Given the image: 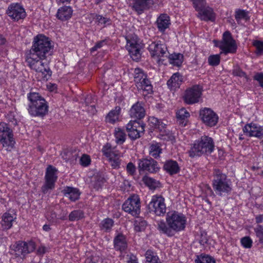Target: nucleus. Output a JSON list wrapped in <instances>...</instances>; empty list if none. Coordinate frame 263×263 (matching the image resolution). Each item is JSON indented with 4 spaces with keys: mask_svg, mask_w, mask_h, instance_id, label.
<instances>
[{
    "mask_svg": "<svg viewBox=\"0 0 263 263\" xmlns=\"http://www.w3.org/2000/svg\"><path fill=\"white\" fill-rule=\"evenodd\" d=\"M136 86L139 89L147 91V93H150L153 91V87L147 77L143 79L139 84H137Z\"/></svg>",
    "mask_w": 263,
    "mask_h": 263,
    "instance_id": "obj_35",
    "label": "nucleus"
},
{
    "mask_svg": "<svg viewBox=\"0 0 263 263\" xmlns=\"http://www.w3.org/2000/svg\"><path fill=\"white\" fill-rule=\"evenodd\" d=\"M147 226V222L143 220H137L134 223V229L137 232L143 231Z\"/></svg>",
    "mask_w": 263,
    "mask_h": 263,
    "instance_id": "obj_48",
    "label": "nucleus"
},
{
    "mask_svg": "<svg viewBox=\"0 0 263 263\" xmlns=\"http://www.w3.org/2000/svg\"><path fill=\"white\" fill-rule=\"evenodd\" d=\"M214 149L215 143L213 139L208 136L203 135L191 145L188 154L191 158H194L202 155H209Z\"/></svg>",
    "mask_w": 263,
    "mask_h": 263,
    "instance_id": "obj_3",
    "label": "nucleus"
},
{
    "mask_svg": "<svg viewBox=\"0 0 263 263\" xmlns=\"http://www.w3.org/2000/svg\"><path fill=\"white\" fill-rule=\"evenodd\" d=\"M116 154H118V156L117 155H115V156H112V157L108 158L111 166L114 168H119L120 165V157L121 156V153L118 152L116 153Z\"/></svg>",
    "mask_w": 263,
    "mask_h": 263,
    "instance_id": "obj_44",
    "label": "nucleus"
},
{
    "mask_svg": "<svg viewBox=\"0 0 263 263\" xmlns=\"http://www.w3.org/2000/svg\"><path fill=\"white\" fill-rule=\"evenodd\" d=\"M235 18L238 24H240V22L241 20L247 21L249 19L248 12L241 9H238L235 11Z\"/></svg>",
    "mask_w": 263,
    "mask_h": 263,
    "instance_id": "obj_45",
    "label": "nucleus"
},
{
    "mask_svg": "<svg viewBox=\"0 0 263 263\" xmlns=\"http://www.w3.org/2000/svg\"><path fill=\"white\" fill-rule=\"evenodd\" d=\"M114 135L116 138V142L118 144H122L126 140V134L123 129L119 127L116 128Z\"/></svg>",
    "mask_w": 263,
    "mask_h": 263,
    "instance_id": "obj_33",
    "label": "nucleus"
},
{
    "mask_svg": "<svg viewBox=\"0 0 263 263\" xmlns=\"http://www.w3.org/2000/svg\"><path fill=\"white\" fill-rule=\"evenodd\" d=\"M30 103L28 111L33 117H43L48 112V106L45 99L39 93L30 92L27 95Z\"/></svg>",
    "mask_w": 263,
    "mask_h": 263,
    "instance_id": "obj_5",
    "label": "nucleus"
},
{
    "mask_svg": "<svg viewBox=\"0 0 263 263\" xmlns=\"http://www.w3.org/2000/svg\"><path fill=\"white\" fill-rule=\"evenodd\" d=\"M108 39H105L97 42L95 46L90 49V52L92 53L97 51L99 49L102 48L104 46L107 45L108 44Z\"/></svg>",
    "mask_w": 263,
    "mask_h": 263,
    "instance_id": "obj_51",
    "label": "nucleus"
},
{
    "mask_svg": "<svg viewBox=\"0 0 263 263\" xmlns=\"http://www.w3.org/2000/svg\"><path fill=\"white\" fill-rule=\"evenodd\" d=\"M47 216L48 217V219L49 220H51L52 221H54L57 219V214L56 213L53 211H50L48 212Z\"/></svg>",
    "mask_w": 263,
    "mask_h": 263,
    "instance_id": "obj_61",
    "label": "nucleus"
},
{
    "mask_svg": "<svg viewBox=\"0 0 263 263\" xmlns=\"http://www.w3.org/2000/svg\"><path fill=\"white\" fill-rule=\"evenodd\" d=\"M170 64L177 67L180 66L183 62V56L181 53H173L168 57Z\"/></svg>",
    "mask_w": 263,
    "mask_h": 263,
    "instance_id": "obj_34",
    "label": "nucleus"
},
{
    "mask_svg": "<svg viewBox=\"0 0 263 263\" xmlns=\"http://www.w3.org/2000/svg\"><path fill=\"white\" fill-rule=\"evenodd\" d=\"M7 14L14 21L24 19L26 16L24 8L18 3L11 4L8 8Z\"/></svg>",
    "mask_w": 263,
    "mask_h": 263,
    "instance_id": "obj_18",
    "label": "nucleus"
},
{
    "mask_svg": "<svg viewBox=\"0 0 263 263\" xmlns=\"http://www.w3.org/2000/svg\"><path fill=\"white\" fill-rule=\"evenodd\" d=\"M147 76L144 73L143 71L139 68L135 69L134 70V81L136 84H139V83Z\"/></svg>",
    "mask_w": 263,
    "mask_h": 263,
    "instance_id": "obj_46",
    "label": "nucleus"
},
{
    "mask_svg": "<svg viewBox=\"0 0 263 263\" xmlns=\"http://www.w3.org/2000/svg\"><path fill=\"white\" fill-rule=\"evenodd\" d=\"M142 181L151 190H155L159 187L160 183L156 179L145 176L142 178Z\"/></svg>",
    "mask_w": 263,
    "mask_h": 263,
    "instance_id": "obj_37",
    "label": "nucleus"
},
{
    "mask_svg": "<svg viewBox=\"0 0 263 263\" xmlns=\"http://www.w3.org/2000/svg\"><path fill=\"white\" fill-rule=\"evenodd\" d=\"M190 116L189 112L185 108H181L176 112L177 121L182 127L187 124Z\"/></svg>",
    "mask_w": 263,
    "mask_h": 263,
    "instance_id": "obj_29",
    "label": "nucleus"
},
{
    "mask_svg": "<svg viewBox=\"0 0 263 263\" xmlns=\"http://www.w3.org/2000/svg\"><path fill=\"white\" fill-rule=\"evenodd\" d=\"M199 116L204 124L210 127L216 125L218 121L217 115L209 108L200 109Z\"/></svg>",
    "mask_w": 263,
    "mask_h": 263,
    "instance_id": "obj_17",
    "label": "nucleus"
},
{
    "mask_svg": "<svg viewBox=\"0 0 263 263\" xmlns=\"http://www.w3.org/2000/svg\"><path fill=\"white\" fill-rule=\"evenodd\" d=\"M114 246L116 251H125L127 248V243L125 236L122 234H118L114 239Z\"/></svg>",
    "mask_w": 263,
    "mask_h": 263,
    "instance_id": "obj_25",
    "label": "nucleus"
},
{
    "mask_svg": "<svg viewBox=\"0 0 263 263\" xmlns=\"http://www.w3.org/2000/svg\"><path fill=\"white\" fill-rule=\"evenodd\" d=\"M138 168L140 173L146 171L150 173H156L160 169L158 162L152 158L139 159Z\"/></svg>",
    "mask_w": 263,
    "mask_h": 263,
    "instance_id": "obj_14",
    "label": "nucleus"
},
{
    "mask_svg": "<svg viewBox=\"0 0 263 263\" xmlns=\"http://www.w3.org/2000/svg\"><path fill=\"white\" fill-rule=\"evenodd\" d=\"M62 193L71 201H76L78 200L81 195V192L78 188L68 186H65L62 191Z\"/></svg>",
    "mask_w": 263,
    "mask_h": 263,
    "instance_id": "obj_23",
    "label": "nucleus"
},
{
    "mask_svg": "<svg viewBox=\"0 0 263 263\" xmlns=\"http://www.w3.org/2000/svg\"><path fill=\"white\" fill-rule=\"evenodd\" d=\"M96 20L99 24L101 25H105L108 22H109V20L108 18L100 15H96Z\"/></svg>",
    "mask_w": 263,
    "mask_h": 263,
    "instance_id": "obj_60",
    "label": "nucleus"
},
{
    "mask_svg": "<svg viewBox=\"0 0 263 263\" xmlns=\"http://www.w3.org/2000/svg\"><path fill=\"white\" fill-rule=\"evenodd\" d=\"M253 45L256 47V53L257 55H263V42L259 41H255L253 42Z\"/></svg>",
    "mask_w": 263,
    "mask_h": 263,
    "instance_id": "obj_53",
    "label": "nucleus"
},
{
    "mask_svg": "<svg viewBox=\"0 0 263 263\" xmlns=\"http://www.w3.org/2000/svg\"><path fill=\"white\" fill-rule=\"evenodd\" d=\"M162 153V149L159 143L152 144L150 146L149 154L153 157L157 158Z\"/></svg>",
    "mask_w": 263,
    "mask_h": 263,
    "instance_id": "obj_42",
    "label": "nucleus"
},
{
    "mask_svg": "<svg viewBox=\"0 0 263 263\" xmlns=\"http://www.w3.org/2000/svg\"><path fill=\"white\" fill-rule=\"evenodd\" d=\"M253 79L257 81L259 86L263 88V72H257L253 76Z\"/></svg>",
    "mask_w": 263,
    "mask_h": 263,
    "instance_id": "obj_58",
    "label": "nucleus"
},
{
    "mask_svg": "<svg viewBox=\"0 0 263 263\" xmlns=\"http://www.w3.org/2000/svg\"><path fill=\"white\" fill-rule=\"evenodd\" d=\"M12 129L9 125L5 123H0V143L4 147L12 148L15 143Z\"/></svg>",
    "mask_w": 263,
    "mask_h": 263,
    "instance_id": "obj_10",
    "label": "nucleus"
},
{
    "mask_svg": "<svg viewBox=\"0 0 263 263\" xmlns=\"http://www.w3.org/2000/svg\"><path fill=\"white\" fill-rule=\"evenodd\" d=\"M195 263H216L214 259L208 255H197L195 260Z\"/></svg>",
    "mask_w": 263,
    "mask_h": 263,
    "instance_id": "obj_43",
    "label": "nucleus"
},
{
    "mask_svg": "<svg viewBox=\"0 0 263 263\" xmlns=\"http://www.w3.org/2000/svg\"><path fill=\"white\" fill-rule=\"evenodd\" d=\"M102 152L104 156L109 158L115 156V155H117L116 153L119 151L116 150L115 147H112L110 144L107 143L103 146Z\"/></svg>",
    "mask_w": 263,
    "mask_h": 263,
    "instance_id": "obj_39",
    "label": "nucleus"
},
{
    "mask_svg": "<svg viewBox=\"0 0 263 263\" xmlns=\"http://www.w3.org/2000/svg\"><path fill=\"white\" fill-rule=\"evenodd\" d=\"M163 169L170 175L177 174L180 171L178 162L173 160L166 161L163 165Z\"/></svg>",
    "mask_w": 263,
    "mask_h": 263,
    "instance_id": "obj_26",
    "label": "nucleus"
},
{
    "mask_svg": "<svg viewBox=\"0 0 263 263\" xmlns=\"http://www.w3.org/2000/svg\"><path fill=\"white\" fill-rule=\"evenodd\" d=\"M198 12V16L199 17L201 20L213 22L215 19V14L213 11V9L207 5L201 9V10H199Z\"/></svg>",
    "mask_w": 263,
    "mask_h": 263,
    "instance_id": "obj_24",
    "label": "nucleus"
},
{
    "mask_svg": "<svg viewBox=\"0 0 263 263\" xmlns=\"http://www.w3.org/2000/svg\"><path fill=\"white\" fill-rule=\"evenodd\" d=\"M145 263H161L156 253L151 250L145 252Z\"/></svg>",
    "mask_w": 263,
    "mask_h": 263,
    "instance_id": "obj_38",
    "label": "nucleus"
},
{
    "mask_svg": "<svg viewBox=\"0 0 263 263\" xmlns=\"http://www.w3.org/2000/svg\"><path fill=\"white\" fill-rule=\"evenodd\" d=\"M183 76L179 72L174 73L167 82L168 88L172 90H175L180 87L183 82Z\"/></svg>",
    "mask_w": 263,
    "mask_h": 263,
    "instance_id": "obj_22",
    "label": "nucleus"
},
{
    "mask_svg": "<svg viewBox=\"0 0 263 263\" xmlns=\"http://www.w3.org/2000/svg\"><path fill=\"white\" fill-rule=\"evenodd\" d=\"M140 198L136 194L130 196L122 205L123 210L133 216H137L140 214Z\"/></svg>",
    "mask_w": 263,
    "mask_h": 263,
    "instance_id": "obj_9",
    "label": "nucleus"
},
{
    "mask_svg": "<svg viewBox=\"0 0 263 263\" xmlns=\"http://www.w3.org/2000/svg\"><path fill=\"white\" fill-rule=\"evenodd\" d=\"M121 112V107L120 106H116L115 108L109 112L106 119L107 122L114 124L117 121L119 117Z\"/></svg>",
    "mask_w": 263,
    "mask_h": 263,
    "instance_id": "obj_32",
    "label": "nucleus"
},
{
    "mask_svg": "<svg viewBox=\"0 0 263 263\" xmlns=\"http://www.w3.org/2000/svg\"><path fill=\"white\" fill-rule=\"evenodd\" d=\"M37 253L39 254H44L46 251V248L44 246H40L37 249Z\"/></svg>",
    "mask_w": 263,
    "mask_h": 263,
    "instance_id": "obj_64",
    "label": "nucleus"
},
{
    "mask_svg": "<svg viewBox=\"0 0 263 263\" xmlns=\"http://www.w3.org/2000/svg\"><path fill=\"white\" fill-rule=\"evenodd\" d=\"M164 201V198L162 196H153L151 202L148 204L149 213L157 216H163L166 210Z\"/></svg>",
    "mask_w": 263,
    "mask_h": 263,
    "instance_id": "obj_8",
    "label": "nucleus"
},
{
    "mask_svg": "<svg viewBox=\"0 0 263 263\" xmlns=\"http://www.w3.org/2000/svg\"><path fill=\"white\" fill-rule=\"evenodd\" d=\"M212 187L213 191L210 189L212 194L215 192L216 195L220 197L229 195L232 190L230 180L227 178L226 174L217 169L214 170L213 173Z\"/></svg>",
    "mask_w": 263,
    "mask_h": 263,
    "instance_id": "obj_4",
    "label": "nucleus"
},
{
    "mask_svg": "<svg viewBox=\"0 0 263 263\" xmlns=\"http://www.w3.org/2000/svg\"><path fill=\"white\" fill-rule=\"evenodd\" d=\"M220 57L219 54H214L210 55L208 58V63L210 65L216 66L219 64Z\"/></svg>",
    "mask_w": 263,
    "mask_h": 263,
    "instance_id": "obj_49",
    "label": "nucleus"
},
{
    "mask_svg": "<svg viewBox=\"0 0 263 263\" xmlns=\"http://www.w3.org/2000/svg\"><path fill=\"white\" fill-rule=\"evenodd\" d=\"M170 24V17L166 14H161L156 21L157 27L160 32H164Z\"/></svg>",
    "mask_w": 263,
    "mask_h": 263,
    "instance_id": "obj_28",
    "label": "nucleus"
},
{
    "mask_svg": "<svg viewBox=\"0 0 263 263\" xmlns=\"http://www.w3.org/2000/svg\"><path fill=\"white\" fill-rule=\"evenodd\" d=\"M148 50L152 57L156 58L165 57L167 51L165 44L161 41L152 42L149 45Z\"/></svg>",
    "mask_w": 263,
    "mask_h": 263,
    "instance_id": "obj_16",
    "label": "nucleus"
},
{
    "mask_svg": "<svg viewBox=\"0 0 263 263\" xmlns=\"http://www.w3.org/2000/svg\"><path fill=\"white\" fill-rule=\"evenodd\" d=\"M105 181V179L103 177L100 176H96L93 178V180L92 181V185L95 189L99 190L100 189L102 188Z\"/></svg>",
    "mask_w": 263,
    "mask_h": 263,
    "instance_id": "obj_47",
    "label": "nucleus"
},
{
    "mask_svg": "<svg viewBox=\"0 0 263 263\" xmlns=\"http://www.w3.org/2000/svg\"><path fill=\"white\" fill-rule=\"evenodd\" d=\"M16 215L11 214L9 213H5L2 217L1 225L4 230L10 229L14 220L16 219Z\"/></svg>",
    "mask_w": 263,
    "mask_h": 263,
    "instance_id": "obj_30",
    "label": "nucleus"
},
{
    "mask_svg": "<svg viewBox=\"0 0 263 263\" xmlns=\"http://www.w3.org/2000/svg\"><path fill=\"white\" fill-rule=\"evenodd\" d=\"M202 88L198 85H195L187 88L183 96V100L187 104H193L199 102L202 95Z\"/></svg>",
    "mask_w": 263,
    "mask_h": 263,
    "instance_id": "obj_11",
    "label": "nucleus"
},
{
    "mask_svg": "<svg viewBox=\"0 0 263 263\" xmlns=\"http://www.w3.org/2000/svg\"><path fill=\"white\" fill-rule=\"evenodd\" d=\"M91 162V159L89 156L86 154H83L80 159V164L84 166H88Z\"/></svg>",
    "mask_w": 263,
    "mask_h": 263,
    "instance_id": "obj_54",
    "label": "nucleus"
},
{
    "mask_svg": "<svg viewBox=\"0 0 263 263\" xmlns=\"http://www.w3.org/2000/svg\"><path fill=\"white\" fill-rule=\"evenodd\" d=\"M57 171L56 168L51 165L47 167L45 176V182L41 188L42 192L44 194H47L54 188L57 180Z\"/></svg>",
    "mask_w": 263,
    "mask_h": 263,
    "instance_id": "obj_12",
    "label": "nucleus"
},
{
    "mask_svg": "<svg viewBox=\"0 0 263 263\" xmlns=\"http://www.w3.org/2000/svg\"><path fill=\"white\" fill-rule=\"evenodd\" d=\"M208 239L206 234L204 233H201L200 239H199V243L201 245L204 246L208 242Z\"/></svg>",
    "mask_w": 263,
    "mask_h": 263,
    "instance_id": "obj_62",
    "label": "nucleus"
},
{
    "mask_svg": "<svg viewBox=\"0 0 263 263\" xmlns=\"http://www.w3.org/2000/svg\"><path fill=\"white\" fill-rule=\"evenodd\" d=\"M145 124L140 121H130L126 126L128 136L132 140H135L141 137L144 132Z\"/></svg>",
    "mask_w": 263,
    "mask_h": 263,
    "instance_id": "obj_13",
    "label": "nucleus"
},
{
    "mask_svg": "<svg viewBox=\"0 0 263 263\" xmlns=\"http://www.w3.org/2000/svg\"><path fill=\"white\" fill-rule=\"evenodd\" d=\"M129 115L132 118L140 120L144 117L145 110L142 103L138 102L134 104L129 110Z\"/></svg>",
    "mask_w": 263,
    "mask_h": 263,
    "instance_id": "obj_21",
    "label": "nucleus"
},
{
    "mask_svg": "<svg viewBox=\"0 0 263 263\" xmlns=\"http://www.w3.org/2000/svg\"><path fill=\"white\" fill-rule=\"evenodd\" d=\"M25 256L22 255H16L15 253L13 254V257L10 259L11 263H22Z\"/></svg>",
    "mask_w": 263,
    "mask_h": 263,
    "instance_id": "obj_57",
    "label": "nucleus"
},
{
    "mask_svg": "<svg viewBox=\"0 0 263 263\" xmlns=\"http://www.w3.org/2000/svg\"><path fill=\"white\" fill-rule=\"evenodd\" d=\"M233 74L234 76L240 77H245L246 79H248L246 73L242 70L239 67H235L233 70Z\"/></svg>",
    "mask_w": 263,
    "mask_h": 263,
    "instance_id": "obj_56",
    "label": "nucleus"
},
{
    "mask_svg": "<svg viewBox=\"0 0 263 263\" xmlns=\"http://www.w3.org/2000/svg\"><path fill=\"white\" fill-rule=\"evenodd\" d=\"M126 41V48L130 57L134 61H139L141 57L142 45L139 42V39L134 33H129L125 36Z\"/></svg>",
    "mask_w": 263,
    "mask_h": 263,
    "instance_id": "obj_7",
    "label": "nucleus"
},
{
    "mask_svg": "<svg viewBox=\"0 0 263 263\" xmlns=\"http://www.w3.org/2000/svg\"><path fill=\"white\" fill-rule=\"evenodd\" d=\"M242 246L245 248H251L252 246V240L249 236H246L241 239Z\"/></svg>",
    "mask_w": 263,
    "mask_h": 263,
    "instance_id": "obj_55",
    "label": "nucleus"
},
{
    "mask_svg": "<svg viewBox=\"0 0 263 263\" xmlns=\"http://www.w3.org/2000/svg\"><path fill=\"white\" fill-rule=\"evenodd\" d=\"M149 123L150 126L154 129H158L160 132H162L166 127V124L164 123L161 120L158 119L154 117H151L149 118Z\"/></svg>",
    "mask_w": 263,
    "mask_h": 263,
    "instance_id": "obj_31",
    "label": "nucleus"
},
{
    "mask_svg": "<svg viewBox=\"0 0 263 263\" xmlns=\"http://www.w3.org/2000/svg\"><path fill=\"white\" fill-rule=\"evenodd\" d=\"M94 103V99L91 95H87L85 98V103L86 106L90 105V109L89 111H91L92 113H94L96 111V109L95 108Z\"/></svg>",
    "mask_w": 263,
    "mask_h": 263,
    "instance_id": "obj_52",
    "label": "nucleus"
},
{
    "mask_svg": "<svg viewBox=\"0 0 263 263\" xmlns=\"http://www.w3.org/2000/svg\"><path fill=\"white\" fill-rule=\"evenodd\" d=\"M242 130L249 137H255L258 139L263 138V127L256 123L247 124L243 127Z\"/></svg>",
    "mask_w": 263,
    "mask_h": 263,
    "instance_id": "obj_19",
    "label": "nucleus"
},
{
    "mask_svg": "<svg viewBox=\"0 0 263 263\" xmlns=\"http://www.w3.org/2000/svg\"><path fill=\"white\" fill-rule=\"evenodd\" d=\"M186 222V218L182 213L171 211L166 214V222L163 220L157 222V229L160 233L172 237L184 230Z\"/></svg>",
    "mask_w": 263,
    "mask_h": 263,
    "instance_id": "obj_2",
    "label": "nucleus"
},
{
    "mask_svg": "<svg viewBox=\"0 0 263 263\" xmlns=\"http://www.w3.org/2000/svg\"><path fill=\"white\" fill-rule=\"evenodd\" d=\"M126 171L129 175L132 176L134 175L136 173V167L135 165L132 162L128 163L126 166Z\"/></svg>",
    "mask_w": 263,
    "mask_h": 263,
    "instance_id": "obj_59",
    "label": "nucleus"
},
{
    "mask_svg": "<svg viewBox=\"0 0 263 263\" xmlns=\"http://www.w3.org/2000/svg\"><path fill=\"white\" fill-rule=\"evenodd\" d=\"M114 224V220L109 218L103 219L100 224V227L102 230L106 232H109L111 231L112 227Z\"/></svg>",
    "mask_w": 263,
    "mask_h": 263,
    "instance_id": "obj_40",
    "label": "nucleus"
},
{
    "mask_svg": "<svg viewBox=\"0 0 263 263\" xmlns=\"http://www.w3.org/2000/svg\"><path fill=\"white\" fill-rule=\"evenodd\" d=\"M254 231L258 238L257 245L258 248L262 250L263 249V226L257 225V227L254 228Z\"/></svg>",
    "mask_w": 263,
    "mask_h": 263,
    "instance_id": "obj_36",
    "label": "nucleus"
},
{
    "mask_svg": "<svg viewBox=\"0 0 263 263\" xmlns=\"http://www.w3.org/2000/svg\"><path fill=\"white\" fill-rule=\"evenodd\" d=\"M213 42L215 46L219 48L221 50L220 54L227 55L228 53L234 54L236 52L237 45L229 31L223 32L220 41L214 40Z\"/></svg>",
    "mask_w": 263,
    "mask_h": 263,
    "instance_id": "obj_6",
    "label": "nucleus"
},
{
    "mask_svg": "<svg viewBox=\"0 0 263 263\" xmlns=\"http://www.w3.org/2000/svg\"><path fill=\"white\" fill-rule=\"evenodd\" d=\"M53 48L51 41L48 37L39 34L34 37L30 49L25 54L27 65L40 72L43 81H47L52 74L46 59L52 54Z\"/></svg>",
    "mask_w": 263,
    "mask_h": 263,
    "instance_id": "obj_1",
    "label": "nucleus"
},
{
    "mask_svg": "<svg viewBox=\"0 0 263 263\" xmlns=\"http://www.w3.org/2000/svg\"><path fill=\"white\" fill-rule=\"evenodd\" d=\"M128 263H138L137 258L136 256L133 254L127 255Z\"/></svg>",
    "mask_w": 263,
    "mask_h": 263,
    "instance_id": "obj_63",
    "label": "nucleus"
},
{
    "mask_svg": "<svg viewBox=\"0 0 263 263\" xmlns=\"http://www.w3.org/2000/svg\"><path fill=\"white\" fill-rule=\"evenodd\" d=\"M35 249L34 242L32 241L25 242L18 241L12 246V250L16 255H26L32 252Z\"/></svg>",
    "mask_w": 263,
    "mask_h": 263,
    "instance_id": "obj_15",
    "label": "nucleus"
},
{
    "mask_svg": "<svg viewBox=\"0 0 263 263\" xmlns=\"http://www.w3.org/2000/svg\"><path fill=\"white\" fill-rule=\"evenodd\" d=\"M84 212L81 210H76L72 211L69 215L68 218L70 221H78L84 218Z\"/></svg>",
    "mask_w": 263,
    "mask_h": 263,
    "instance_id": "obj_41",
    "label": "nucleus"
},
{
    "mask_svg": "<svg viewBox=\"0 0 263 263\" xmlns=\"http://www.w3.org/2000/svg\"><path fill=\"white\" fill-rule=\"evenodd\" d=\"M73 10L71 7L64 6L60 7L57 13L58 18L62 21H65L70 18L72 15Z\"/></svg>",
    "mask_w": 263,
    "mask_h": 263,
    "instance_id": "obj_27",
    "label": "nucleus"
},
{
    "mask_svg": "<svg viewBox=\"0 0 263 263\" xmlns=\"http://www.w3.org/2000/svg\"><path fill=\"white\" fill-rule=\"evenodd\" d=\"M155 3L156 0H133V9L138 14H141L152 8Z\"/></svg>",
    "mask_w": 263,
    "mask_h": 263,
    "instance_id": "obj_20",
    "label": "nucleus"
},
{
    "mask_svg": "<svg viewBox=\"0 0 263 263\" xmlns=\"http://www.w3.org/2000/svg\"><path fill=\"white\" fill-rule=\"evenodd\" d=\"M192 2L194 8L197 11L206 6V0H190Z\"/></svg>",
    "mask_w": 263,
    "mask_h": 263,
    "instance_id": "obj_50",
    "label": "nucleus"
}]
</instances>
